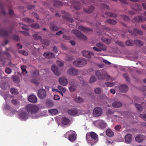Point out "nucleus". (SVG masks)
<instances>
[{"instance_id":"f257e3e1","label":"nucleus","mask_w":146,"mask_h":146,"mask_svg":"<svg viewBox=\"0 0 146 146\" xmlns=\"http://www.w3.org/2000/svg\"><path fill=\"white\" fill-rule=\"evenodd\" d=\"M25 109L28 113L33 114L37 113L39 109L38 107L37 106L29 104L26 106Z\"/></svg>"},{"instance_id":"f03ea898","label":"nucleus","mask_w":146,"mask_h":146,"mask_svg":"<svg viewBox=\"0 0 146 146\" xmlns=\"http://www.w3.org/2000/svg\"><path fill=\"white\" fill-rule=\"evenodd\" d=\"M127 31L129 33L135 36H136L138 35H141L143 34V33L142 31L139 30L135 29H134L132 31L129 30H127L124 32V34H121V36L123 38H124L126 36L127 37L126 35V33H127Z\"/></svg>"},{"instance_id":"7ed1b4c3","label":"nucleus","mask_w":146,"mask_h":146,"mask_svg":"<svg viewBox=\"0 0 146 146\" xmlns=\"http://www.w3.org/2000/svg\"><path fill=\"white\" fill-rule=\"evenodd\" d=\"M87 63V62L86 60L78 58L73 62V65L76 67H81L85 65Z\"/></svg>"},{"instance_id":"20e7f679","label":"nucleus","mask_w":146,"mask_h":146,"mask_svg":"<svg viewBox=\"0 0 146 146\" xmlns=\"http://www.w3.org/2000/svg\"><path fill=\"white\" fill-rule=\"evenodd\" d=\"M72 32L76 37H78L79 39L83 40H86L87 39L86 36L78 30H73L72 31Z\"/></svg>"},{"instance_id":"39448f33","label":"nucleus","mask_w":146,"mask_h":146,"mask_svg":"<svg viewBox=\"0 0 146 146\" xmlns=\"http://www.w3.org/2000/svg\"><path fill=\"white\" fill-rule=\"evenodd\" d=\"M93 123L95 126H98L101 128H104L107 126L106 123L103 120H99L93 121Z\"/></svg>"},{"instance_id":"423d86ee","label":"nucleus","mask_w":146,"mask_h":146,"mask_svg":"<svg viewBox=\"0 0 146 146\" xmlns=\"http://www.w3.org/2000/svg\"><path fill=\"white\" fill-rule=\"evenodd\" d=\"M102 113V109L99 107H97L95 108L93 112V116L97 117L101 116Z\"/></svg>"},{"instance_id":"0eeeda50","label":"nucleus","mask_w":146,"mask_h":146,"mask_svg":"<svg viewBox=\"0 0 146 146\" xmlns=\"http://www.w3.org/2000/svg\"><path fill=\"white\" fill-rule=\"evenodd\" d=\"M95 73L98 79H104L105 78L106 73L102 70H100L96 71Z\"/></svg>"},{"instance_id":"6e6552de","label":"nucleus","mask_w":146,"mask_h":146,"mask_svg":"<svg viewBox=\"0 0 146 146\" xmlns=\"http://www.w3.org/2000/svg\"><path fill=\"white\" fill-rule=\"evenodd\" d=\"M146 20V18L144 16L139 15L134 17L133 21L135 23H143Z\"/></svg>"},{"instance_id":"1a4fd4ad","label":"nucleus","mask_w":146,"mask_h":146,"mask_svg":"<svg viewBox=\"0 0 146 146\" xmlns=\"http://www.w3.org/2000/svg\"><path fill=\"white\" fill-rule=\"evenodd\" d=\"M67 74L70 75L76 76L79 74L78 70L73 68H70L68 70Z\"/></svg>"},{"instance_id":"9d476101","label":"nucleus","mask_w":146,"mask_h":146,"mask_svg":"<svg viewBox=\"0 0 146 146\" xmlns=\"http://www.w3.org/2000/svg\"><path fill=\"white\" fill-rule=\"evenodd\" d=\"M37 95L39 98L40 99L44 98L46 96V92L44 89H39L38 91Z\"/></svg>"},{"instance_id":"9b49d317","label":"nucleus","mask_w":146,"mask_h":146,"mask_svg":"<svg viewBox=\"0 0 146 146\" xmlns=\"http://www.w3.org/2000/svg\"><path fill=\"white\" fill-rule=\"evenodd\" d=\"M98 139V137L97 134L92 131V145L96 143Z\"/></svg>"},{"instance_id":"f8f14e48","label":"nucleus","mask_w":146,"mask_h":146,"mask_svg":"<svg viewBox=\"0 0 146 146\" xmlns=\"http://www.w3.org/2000/svg\"><path fill=\"white\" fill-rule=\"evenodd\" d=\"M50 29L51 31H56L59 29V27L54 23V22L50 23Z\"/></svg>"},{"instance_id":"ddd939ff","label":"nucleus","mask_w":146,"mask_h":146,"mask_svg":"<svg viewBox=\"0 0 146 146\" xmlns=\"http://www.w3.org/2000/svg\"><path fill=\"white\" fill-rule=\"evenodd\" d=\"M128 90V87L125 84L121 85L119 87V91L120 92L125 93Z\"/></svg>"},{"instance_id":"4468645a","label":"nucleus","mask_w":146,"mask_h":146,"mask_svg":"<svg viewBox=\"0 0 146 146\" xmlns=\"http://www.w3.org/2000/svg\"><path fill=\"white\" fill-rule=\"evenodd\" d=\"M51 69L55 75L57 76H59L60 75L61 72L57 67L53 65L51 67Z\"/></svg>"},{"instance_id":"2eb2a0df","label":"nucleus","mask_w":146,"mask_h":146,"mask_svg":"<svg viewBox=\"0 0 146 146\" xmlns=\"http://www.w3.org/2000/svg\"><path fill=\"white\" fill-rule=\"evenodd\" d=\"M19 116L22 120H25L27 118L28 114L25 111H23L20 113Z\"/></svg>"},{"instance_id":"dca6fc26","label":"nucleus","mask_w":146,"mask_h":146,"mask_svg":"<svg viewBox=\"0 0 146 146\" xmlns=\"http://www.w3.org/2000/svg\"><path fill=\"white\" fill-rule=\"evenodd\" d=\"M78 110L76 109H70L68 111V113L70 115H74L78 114Z\"/></svg>"},{"instance_id":"f3484780","label":"nucleus","mask_w":146,"mask_h":146,"mask_svg":"<svg viewBox=\"0 0 146 146\" xmlns=\"http://www.w3.org/2000/svg\"><path fill=\"white\" fill-rule=\"evenodd\" d=\"M59 82L60 84L63 86L66 85L68 83L67 79L63 77L60 78L59 79Z\"/></svg>"},{"instance_id":"a211bd4d","label":"nucleus","mask_w":146,"mask_h":146,"mask_svg":"<svg viewBox=\"0 0 146 146\" xmlns=\"http://www.w3.org/2000/svg\"><path fill=\"white\" fill-rule=\"evenodd\" d=\"M44 56L45 57H46L48 58H50L55 57V54L52 52H46L44 53L43 54Z\"/></svg>"},{"instance_id":"6ab92c4d","label":"nucleus","mask_w":146,"mask_h":146,"mask_svg":"<svg viewBox=\"0 0 146 146\" xmlns=\"http://www.w3.org/2000/svg\"><path fill=\"white\" fill-rule=\"evenodd\" d=\"M28 100L30 102L35 103L37 102V98L36 96L33 95H32L29 96L28 98Z\"/></svg>"},{"instance_id":"aec40b11","label":"nucleus","mask_w":146,"mask_h":146,"mask_svg":"<svg viewBox=\"0 0 146 146\" xmlns=\"http://www.w3.org/2000/svg\"><path fill=\"white\" fill-rule=\"evenodd\" d=\"M97 46L100 50L102 51H106L107 49V47L106 46L103 44L101 43H99L97 44Z\"/></svg>"},{"instance_id":"412c9836","label":"nucleus","mask_w":146,"mask_h":146,"mask_svg":"<svg viewBox=\"0 0 146 146\" xmlns=\"http://www.w3.org/2000/svg\"><path fill=\"white\" fill-rule=\"evenodd\" d=\"M131 8L136 11H140L141 10L142 7L141 5H139L136 4L135 6L131 5Z\"/></svg>"},{"instance_id":"4be33fe9","label":"nucleus","mask_w":146,"mask_h":146,"mask_svg":"<svg viewBox=\"0 0 146 146\" xmlns=\"http://www.w3.org/2000/svg\"><path fill=\"white\" fill-rule=\"evenodd\" d=\"M0 87L3 90H6L9 88V85L6 82H2L0 83Z\"/></svg>"},{"instance_id":"5701e85b","label":"nucleus","mask_w":146,"mask_h":146,"mask_svg":"<svg viewBox=\"0 0 146 146\" xmlns=\"http://www.w3.org/2000/svg\"><path fill=\"white\" fill-rule=\"evenodd\" d=\"M74 8L76 10H79L82 7V5L78 1H75L74 3Z\"/></svg>"},{"instance_id":"b1692460","label":"nucleus","mask_w":146,"mask_h":146,"mask_svg":"<svg viewBox=\"0 0 146 146\" xmlns=\"http://www.w3.org/2000/svg\"><path fill=\"white\" fill-rule=\"evenodd\" d=\"M77 135L75 133H71L69 135L68 139L72 142L74 141L76 138Z\"/></svg>"},{"instance_id":"393cba45","label":"nucleus","mask_w":146,"mask_h":146,"mask_svg":"<svg viewBox=\"0 0 146 146\" xmlns=\"http://www.w3.org/2000/svg\"><path fill=\"white\" fill-rule=\"evenodd\" d=\"M53 3L54 6L56 8L59 7L63 5L62 3L60 1L57 0L53 1Z\"/></svg>"},{"instance_id":"a878e982","label":"nucleus","mask_w":146,"mask_h":146,"mask_svg":"<svg viewBox=\"0 0 146 146\" xmlns=\"http://www.w3.org/2000/svg\"><path fill=\"white\" fill-rule=\"evenodd\" d=\"M145 138L144 135H139L137 136L135 138L136 141L138 142H141Z\"/></svg>"},{"instance_id":"bb28decb","label":"nucleus","mask_w":146,"mask_h":146,"mask_svg":"<svg viewBox=\"0 0 146 146\" xmlns=\"http://www.w3.org/2000/svg\"><path fill=\"white\" fill-rule=\"evenodd\" d=\"M82 54L83 56L87 58H90L91 56L90 52L86 50L82 51Z\"/></svg>"},{"instance_id":"cd10ccee","label":"nucleus","mask_w":146,"mask_h":146,"mask_svg":"<svg viewBox=\"0 0 146 146\" xmlns=\"http://www.w3.org/2000/svg\"><path fill=\"white\" fill-rule=\"evenodd\" d=\"M132 136L131 134H127L125 137V141L128 143L130 142L132 140Z\"/></svg>"},{"instance_id":"c85d7f7f","label":"nucleus","mask_w":146,"mask_h":146,"mask_svg":"<svg viewBox=\"0 0 146 146\" xmlns=\"http://www.w3.org/2000/svg\"><path fill=\"white\" fill-rule=\"evenodd\" d=\"M86 138L88 143L90 145L91 144V132L87 133Z\"/></svg>"},{"instance_id":"c756f323","label":"nucleus","mask_w":146,"mask_h":146,"mask_svg":"<svg viewBox=\"0 0 146 146\" xmlns=\"http://www.w3.org/2000/svg\"><path fill=\"white\" fill-rule=\"evenodd\" d=\"M112 106L114 108H117L121 107L122 106V104L119 102L115 101L113 103Z\"/></svg>"},{"instance_id":"7c9ffc66","label":"nucleus","mask_w":146,"mask_h":146,"mask_svg":"<svg viewBox=\"0 0 146 146\" xmlns=\"http://www.w3.org/2000/svg\"><path fill=\"white\" fill-rule=\"evenodd\" d=\"M78 29L84 33H87L90 31V29L84 27L83 26H80L79 27Z\"/></svg>"},{"instance_id":"2f4dec72","label":"nucleus","mask_w":146,"mask_h":146,"mask_svg":"<svg viewBox=\"0 0 146 146\" xmlns=\"http://www.w3.org/2000/svg\"><path fill=\"white\" fill-rule=\"evenodd\" d=\"M106 135L108 137H111L114 135L113 132L110 129H107L106 131Z\"/></svg>"},{"instance_id":"473e14b6","label":"nucleus","mask_w":146,"mask_h":146,"mask_svg":"<svg viewBox=\"0 0 146 146\" xmlns=\"http://www.w3.org/2000/svg\"><path fill=\"white\" fill-rule=\"evenodd\" d=\"M69 119L67 117H63L62 120V123L64 125H66L69 123Z\"/></svg>"},{"instance_id":"72a5a7b5","label":"nucleus","mask_w":146,"mask_h":146,"mask_svg":"<svg viewBox=\"0 0 146 146\" xmlns=\"http://www.w3.org/2000/svg\"><path fill=\"white\" fill-rule=\"evenodd\" d=\"M106 22L109 24L114 25L117 23V22L113 19H108L106 20Z\"/></svg>"},{"instance_id":"f704fd0d","label":"nucleus","mask_w":146,"mask_h":146,"mask_svg":"<svg viewBox=\"0 0 146 146\" xmlns=\"http://www.w3.org/2000/svg\"><path fill=\"white\" fill-rule=\"evenodd\" d=\"M137 46H141L143 44V42L139 40H134V44Z\"/></svg>"},{"instance_id":"c9c22d12","label":"nucleus","mask_w":146,"mask_h":146,"mask_svg":"<svg viewBox=\"0 0 146 146\" xmlns=\"http://www.w3.org/2000/svg\"><path fill=\"white\" fill-rule=\"evenodd\" d=\"M74 101L78 103H80L83 102V99L80 97H76L74 98Z\"/></svg>"},{"instance_id":"e433bc0d","label":"nucleus","mask_w":146,"mask_h":146,"mask_svg":"<svg viewBox=\"0 0 146 146\" xmlns=\"http://www.w3.org/2000/svg\"><path fill=\"white\" fill-rule=\"evenodd\" d=\"M9 34L8 32L4 30L3 29L0 30V35L1 36H7Z\"/></svg>"},{"instance_id":"4c0bfd02","label":"nucleus","mask_w":146,"mask_h":146,"mask_svg":"<svg viewBox=\"0 0 146 146\" xmlns=\"http://www.w3.org/2000/svg\"><path fill=\"white\" fill-rule=\"evenodd\" d=\"M62 17L64 19H65L66 20L71 23H73L74 21V20L73 18L66 16L63 15H62Z\"/></svg>"},{"instance_id":"58836bf2","label":"nucleus","mask_w":146,"mask_h":146,"mask_svg":"<svg viewBox=\"0 0 146 146\" xmlns=\"http://www.w3.org/2000/svg\"><path fill=\"white\" fill-rule=\"evenodd\" d=\"M21 69L22 71V73L23 75L27 74V72L26 70V66L25 65H22L21 66Z\"/></svg>"},{"instance_id":"ea45409f","label":"nucleus","mask_w":146,"mask_h":146,"mask_svg":"<svg viewBox=\"0 0 146 146\" xmlns=\"http://www.w3.org/2000/svg\"><path fill=\"white\" fill-rule=\"evenodd\" d=\"M42 44L47 46H49L50 44L49 41L46 39H41L40 40Z\"/></svg>"},{"instance_id":"a19ab883","label":"nucleus","mask_w":146,"mask_h":146,"mask_svg":"<svg viewBox=\"0 0 146 146\" xmlns=\"http://www.w3.org/2000/svg\"><path fill=\"white\" fill-rule=\"evenodd\" d=\"M23 21L26 22L27 23H33L34 22L33 19L30 18L25 17L23 19Z\"/></svg>"},{"instance_id":"79ce46f5","label":"nucleus","mask_w":146,"mask_h":146,"mask_svg":"<svg viewBox=\"0 0 146 146\" xmlns=\"http://www.w3.org/2000/svg\"><path fill=\"white\" fill-rule=\"evenodd\" d=\"M84 11L86 13L90 14L91 13V6H90L88 8H84Z\"/></svg>"},{"instance_id":"37998d69","label":"nucleus","mask_w":146,"mask_h":146,"mask_svg":"<svg viewBox=\"0 0 146 146\" xmlns=\"http://www.w3.org/2000/svg\"><path fill=\"white\" fill-rule=\"evenodd\" d=\"M12 78L14 82L16 83H17L19 82V77L18 76L16 75H13L12 76Z\"/></svg>"},{"instance_id":"c03bdc74","label":"nucleus","mask_w":146,"mask_h":146,"mask_svg":"<svg viewBox=\"0 0 146 146\" xmlns=\"http://www.w3.org/2000/svg\"><path fill=\"white\" fill-rule=\"evenodd\" d=\"M33 37L34 39L36 40H40L42 39V36L36 34H34L33 35Z\"/></svg>"},{"instance_id":"a18cd8bd","label":"nucleus","mask_w":146,"mask_h":146,"mask_svg":"<svg viewBox=\"0 0 146 146\" xmlns=\"http://www.w3.org/2000/svg\"><path fill=\"white\" fill-rule=\"evenodd\" d=\"M73 58L68 55H66L64 59L66 61H72L73 60Z\"/></svg>"},{"instance_id":"49530a36","label":"nucleus","mask_w":146,"mask_h":146,"mask_svg":"<svg viewBox=\"0 0 146 146\" xmlns=\"http://www.w3.org/2000/svg\"><path fill=\"white\" fill-rule=\"evenodd\" d=\"M101 40L103 42H105L107 43L108 44H110L111 42V40L110 39L102 38Z\"/></svg>"},{"instance_id":"de8ad7c7","label":"nucleus","mask_w":146,"mask_h":146,"mask_svg":"<svg viewBox=\"0 0 146 146\" xmlns=\"http://www.w3.org/2000/svg\"><path fill=\"white\" fill-rule=\"evenodd\" d=\"M49 113L52 114L56 115L58 112V110L56 109H52L49 110Z\"/></svg>"},{"instance_id":"09e8293b","label":"nucleus","mask_w":146,"mask_h":146,"mask_svg":"<svg viewBox=\"0 0 146 146\" xmlns=\"http://www.w3.org/2000/svg\"><path fill=\"white\" fill-rule=\"evenodd\" d=\"M126 45L127 46H133L134 44V41L131 40H127L126 42Z\"/></svg>"},{"instance_id":"8fccbe9b","label":"nucleus","mask_w":146,"mask_h":146,"mask_svg":"<svg viewBox=\"0 0 146 146\" xmlns=\"http://www.w3.org/2000/svg\"><path fill=\"white\" fill-rule=\"evenodd\" d=\"M121 16L125 21H127L129 20V17L127 15H121Z\"/></svg>"},{"instance_id":"3c124183","label":"nucleus","mask_w":146,"mask_h":146,"mask_svg":"<svg viewBox=\"0 0 146 146\" xmlns=\"http://www.w3.org/2000/svg\"><path fill=\"white\" fill-rule=\"evenodd\" d=\"M10 92L13 94H18L17 90L15 88H11L10 90Z\"/></svg>"},{"instance_id":"603ef678","label":"nucleus","mask_w":146,"mask_h":146,"mask_svg":"<svg viewBox=\"0 0 146 146\" xmlns=\"http://www.w3.org/2000/svg\"><path fill=\"white\" fill-rule=\"evenodd\" d=\"M115 42L119 46L123 47L124 46L125 44L124 42H121L119 40H116L115 41Z\"/></svg>"},{"instance_id":"864d4df0","label":"nucleus","mask_w":146,"mask_h":146,"mask_svg":"<svg viewBox=\"0 0 146 146\" xmlns=\"http://www.w3.org/2000/svg\"><path fill=\"white\" fill-rule=\"evenodd\" d=\"M31 27L34 29H38L40 28V26L38 24L34 23L31 25Z\"/></svg>"},{"instance_id":"5fc2aeb1","label":"nucleus","mask_w":146,"mask_h":146,"mask_svg":"<svg viewBox=\"0 0 146 146\" xmlns=\"http://www.w3.org/2000/svg\"><path fill=\"white\" fill-rule=\"evenodd\" d=\"M135 106L137 110L139 111L140 112L142 111V108L141 106L139 104H135Z\"/></svg>"},{"instance_id":"6e6d98bb","label":"nucleus","mask_w":146,"mask_h":146,"mask_svg":"<svg viewBox=\"0 0 146 146\" xmlns=\"http://www.w3.org/2000/svg\"><path fill=\"white\" fill-rule=\"evenodd\" d=\"M58 88L59 90H60V91H61L65 93L66 91V89L65 88H63L62 86H58Z\"/></svg>"},{"instance_id":"4d7b16f0","label":"nucleus","mask_w":146,"mask_h":146,"mask_svg":"<svg viewBox=\"0 0 146 146\" xmlns=\"http://www.w3.org/2000/svg\"><path fill=\"white\" fill-rule=\"evenodd\" d=\"M58 88L59 90H60V91H61L65 93L66 91V89L65 88H63L62 86H58Z\"/></svg>"},{"instance_id":"13d9d810","label":"nucleus","mask_w":146,"mask_h":146,"mask_svg":"<svg viewBox=\"0 0 146 146\" xmlns=\"http://www.w3.org/2000/svg\"><path fill=\"white\" fill-rule=\"evenodd\" d=\"M105 84L107 86L111 87L114 86L115 83L113 82H107L105 83Z\"/></svg>"},{"instance_id":"bf43d9fd","label":"nucleus","mask_w":146,"mask_h":146,"mask_svg":"<svg viewBox=\"0 0 146 146\" xmlns=\"http://www.w3.org/2000/svg\"><path fill=\"white\" fill-rule=\"evenodd\" d=\"M18 52L19 53L25 56H27L28 55L27 52L25 50H19Z\"/></svg>"},{"instance_id":"052dcab7","label":"nucleus","mask_w":146,"mask_h":146,"mask_svg":"<svg viewBox=\"0 0 146 146\" xmlns=\"http://www.w3.org/2000/svg\"><path fill=\"white\" fill-rule=\"evenodd\" d=\"M94 91L96 93L100 94L101 93L102 89L100 88H97Z\"/></svg>"},{"instance_id":"680f3d73","label":"nucleus","mask_w":146,"mask_h":146,"mask_svg":"<svg viewBox=\"0 0 146 146\" xmlns=\"http://www.w3.org/2000/svg\"><path fill=\"white\" fill-rule=\"evenodd\" d=\"M20 25L23 29L25 30H28V27L27 25H24L21 23H20Z\"/></svg>"},{"instance_id":"e2e57ef3","label":"nucleus","mask_w":146,"mask_h":146,"mask_svg":"<svg viewBox=\"0 0 146 146\" xmlns=\"http://www.w3.org/2000/svg\"><path fill=\"white\" fill-rule=\"evenodd\" d=\"M123 77L126 79V81L127 82H129V77L127 76V74H124L123 75Z\"/></svg>"},{"instance_id":"0e129e2a","label":"nucleus","mask_w":146,"mask_h":146,"mask_svg":"<svg viewBox=\"0 0 146 146\" xmlns=\"http://www.w3.org/2000/svg\"><path fill=\"white\" fill-rule=\"evenodd\" d=\"M56 62L58 65L60 67H62L64 66L63 63L60 61L57 60Z\"/></svg>"},{"instance_id":"69168bd1","label":"nucleus","mask_w":146,"mask_h":146,"mask_svg":"<svg viewBox=\"0 0 146 146\" xmlns=\"http://www.w3.org/2000/svg\"><path fill=\"white\" fill-rule=\"evenodd\" d=\"M32 82L33 83L36 84L37 85H38L39 84V81L36 79H34L32 80Z\"/></svg>"},{"instance_id":"338daca9","label":"nucleus","mask_w":146,"mask_h":146,"mask_svg":"<svg viewBox=\"0 0 146 146\" xmlns=\"http://www.w3.org/2000/svg\"><path fill=\"white\" fill-rule=\"evenodd\" d=\"M139 116L142 118L144 121H146V114H140Z\"/></svg>"},{"instance_id":"774afa93","label":"nucleus","mask_w":146,"mask_h":146,"mask_svg":"<svg viewBox=\"0 0 146 146\" xmlns=\"http://www.w3.org/2000/svg\"><path fill=\"white\" fill-rule=\"evenodd\" d=\"M5 72L7 74H10L11 72V69L7 68L5 69Z\"/></svg>"}]
</instances>
